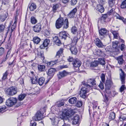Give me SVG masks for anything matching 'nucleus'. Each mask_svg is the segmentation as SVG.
<instances>
[{"label":"nucleus","mask_w":126,"mask_h":126,"mask_svg":"<svg viewBox=\"0 0 126 126\" xmlns=\"http://www.w3.org/2000/svg\"><path fill=\"white\" fill-rule=\"evenodd\" d=\"M118 93L116 91H113L111 93V94L113 97H114L115 95H117Z\"/></svg>","instance_id":"obj_62"},{"label":"nucleus","mask_w":126,"mask_h":126,"mask_svg":"<svg viewBox=\"0 0 126 126\" xmlns=\"http://www.w3.org/2000/svg\"><path fill=\"white\" fill-rule=\"evenodd\" d=\"M10 25H9V26L8 27V30L7 32V33L10 32L11 34H12V32H13L12 30H11V29L10 28Z\"/></svg>","instance_id":"obj_60"},{"label":"nucleus","mask_w":126,"mask_h":126,"mask_svg":"<svg viewBox=\"0 0 126 126\" xmlns=\"http://www.w3.org/2000/svg\"><path fill=\"white\" fill-rule=\"evenodd\" d=\"M96 10L98 12L102 13L104 12V9L102 5L99 4L97 5Z\"/></svg>","instance_id":"obj_18"},{"label":"nucleus","mask_w":126,"mask_h":126,"mask_svg":"<svg viewBox=\"0 0 126 126\" xmlns=\"http://www.w3.org/2000/svg\"><path fill=\"white\" fill-rule=\"evenodd\" d=\"M123 56H119L117 58L118 62L119 64H122L124 61L123 60L122 58Z\"/></svg>","instance_id":"obj_32"},{"label":"nucleus","mask_w":126,"mask_h":126,"mask_svg":"<svg viewBox=\"0 0 126 126\" xmlns=\"http://www.w3.org/2000/svg\"><path fill=\"white\" fill-rule=\"evenodd\" d=\"M114 16L116 17V19L122 20L124 24H126V19H125L123 17L121 16L117 13H115Z\"/></svg>","instance_id":"obj_20"},{"label":"nucleus","mask_w":126,"mask_h":126,"mask_svg":"<svg viewBox=\"0 0 126 126\" xmlns=\"http://www.w3.org/2000/svg\"><path fill=\"white\" fill-rule=\"evenodd\" d=\"M121 8L125 9L126 8V0H123L120 5Z\"/></svg>","instance_id":"obj_38"},{"label":"nucleus","mask_w":126,"mask_h":126,"mask_svg":"<svg viewBox=\"0 0 126 126\" xmlns=\"http://www.w3.org/2000/svg\"><path fill=\"white\" fill-rule=\"evenodd\" d=\"M36 7L35 4L34 3H32L29 5V7L30 11H33L36 9Z\"/></svg>","instance_id":"obj_28"},{"label":"nucleus","mask_w":126,"mask_h":126,"mask_svg":"<svg viewBox=\"0 0 126 126\" xmlns=\"http://www.w3.org/2000/svg\"><path fill=\"white\" fill-rule=\"evenodd\" d=\"M77 99L75 97L71 98L69 99V103L73 104L76 103L77 101Z\"/></svg>","instance_id":"obj_34"},{"label":"nucleus","mask_w":126,"mask_h":126,"mask_svg":"<svg viewBox=\"0 0 126 126\" xmlns=\"http://www.w3.org/2000/svg\"><path fill=\"white\" fill-rule=\"evenodd\" d=\"M96 82L94 79H90L87 81V84H84L82 86L80 92V95L83 98H85L86 95V93L91 88V87L95 85Z\"/></svg>","instance_id":"obj_1"},{"label":"nucleus","mask_w":126,"mask_h":126,"mask_svg":"<svg viewBox=\"0 0 126 126\" xmlns=\"http://www.w3.org/2000/svg\"><path fill=\"white\" fill-rule=\"evenodd\" d=\"M97 54L99 56H103L105 55L104 52L100 50H99L98 51Z\"/></svg>","instance_id":"obj_48"},{"label":"nucleus","mask_w":126,"mask_h":126,"mask_svg":"<svg viewBox=\"0 0 126 126\" xmlns=\"http://www.w3.org/2000/svg\"><path fill=\"white\" fill-rule=\"evenodd\" d=\"M6 107L5 105H3L0 107V112L2 113L5 111V110L6 109Z\"/></svg>","instance_id":"obj_47"},{"label":"nucleus","mask_w":126,"mask_h":126,"mask_svg":"<svg viewBox=\"0 0 126 126\" xmlns=\"http://www.w3.org/2000/svg\"><path fill=\"white\" fill-rule=\"evenodd\" d=\"M110 31L113 34L114 38L115 39H118V37L119 36L118 32L117 31L112 30H111Z\"/></svg>","instance_id":"obj_31"},{"label":"nucleus","mask_w":126,"mask_h":126,"mask_svg":"<svg viewBox=\"0 0 126 126\" xmlns=\"http://www.w3.org/2000/svg\"><path fill=\"white\" fill-rule=\"evenodd\" d=\"M101 80L103 82H104L105 80V75L103 74H102L101 76Z\"/></svg>","instance_id":"obj_61"},{"label":"nucleus","mask_w":126,"mask_h":126,"mask_svg":"<svg viewBox=\"0 0 126 126\" xmlns=\"http://www.w3.org/2000/svg\"><path fill=\"white\" fill-rule=\"evenodd\" d=\"M31 23L33 24L36 23L37 21L35 18L34 16H32L31 18Z\"/></svg>","instance_id":"obj_44"},{"label":"nucleus","mask_w":126,"mask_h":126,"mask_svg":"<svg viewBox=\"0 0 126 126\" xmlns=\"http://www.w3.org/2000/svg\"><path fill=\"white\" fill-rule=\"evenodd\" d=\"M17 102V99L15 97H10L7 100L6 105L11 107L14 105Z\"/></svg>","instance_id":"obj_4"},{"label":"nucleus","mask_w":126,"mask_h":126,"mask_svg":"<svg viewBox=\"0 0 126 126\" xmlns=\"http://www.w3.org/2000/svg\"><path fill=\"white\" fill-rule=\"evenodd\" d=\"M77 2V0H72L71 1V5H75Z\"/></svg>","instance_id":"obj_59"},{"label":"nucleus","mask_w":126,"mask_h":126,"mask_svg":"<svg viewBox=\"0 0 126 126\" xmlns=\"http://www.w3.org/2000/svg\"><path fill=\"white\" fill-rule=\"evenodd\" d=\"M98 64V62L97 61H94L92 62L91 64V67H94L97 66Z\"/></svg>","instance_id":"obj_36"},{"label":"nucleus","mask_w":126,"mask_h":126,"mask_svg":"<svg viewBox=\"0 0 126 126\" xmlns=\"http://www.w3.org/2000/svg\"><path fill=\"white\" fill-rule=\"evenodd\" d=\"M33 29L34 32H38L40 31L41 29V25L40 23H38L34 26Z\"/></svg>","instance_id":"obj_13"},{"label":"nucleus","mask_w":126,"mask_h":126,"mask_svg":"<svg viewBox=\"0 0 126 126\" xmlns=\"http://www.w3.org/2000/svg\"><path fill=\"white\" fill-rule=\"evenodd\" d=\"M125 89H126V87H125V85L124 84L122 85L120 89V91L121 93H122Z\"/></svg>","instance_id":"obj_50"},{"label":"nucleus","mask_w":126,"mask_h":126,"mask_svg":"<svg viewBox=\"0 0 126 126\" xmlns=\"http://www.w3.org/2000/svg\"><path fill=\"white\" fill-rule=\"evenodd\" d=\"M5 26V24H0V33L3 32L4 31L6 27Z\"/></svg>","instance_id":"obj_41"},{"label":"nucleus","mask_w":126,"mask_h":126,"mask_svg":"<svg viewBox=\"0 0 126 126\" xmlns=\"http://www.w3.org/2000/svg\"><path fill=\"white\" fill-rule=\"evenodd\" d=\"M121 71L120 72V78L122 82V84H124L125 83V74L122 69H121L119 70Z\"/></svg>","instance_id":"obj_6"},{"label":"nucleus","mask_w":126,"mask_h":126,"mask_svg":"<svg viewBox=\"0 0 126 126\" xmlns=\"http://www.w3.org/2000/svg\"><path fill=\"white\" fill-rule=\"evenodd\" d=\"M77 10L76 8H74L68 14V16L70 18H73L74 17Z\"/></svg>","instance_id":"obj_16"},{"label":"nucleus","mask_w":126,"mask_h":126,"mask_svg":"<svg viewBox=\"0 0 126 126\" xmlns=\"http://www.w3.org/2000/svg\"><path fill=\"white\" fill-rule=\"evenodd\" d=\"M35 120L36 121L40 120L44 118L43 113H42L40 110L38 111H37L35 116Z\"/></svg>","instance_id":"obj_7"},{"label":"nucleus","mask_w":126,"mask_h":126,"mask_svg":"<svg viewBox=\"0 0 126 126\" xmlns=\"http://www.w3.org/2000/svg\"><path fill=\"white\" fill-rule=\"evenodd\" d=\"M54 42L55 43L56 45L59 46L61 45V42L58 39L57 36H55L53 38Z\"/></svg>","instance_id":"obj_22"},{"label":"nucleus","mask_w":126,"mask_h":126,"mask_svg":"<svg viewBox=\"0 0 126 126\" xmlns=\"http://www.w3.org/2000/svg\"><path fill=\"white\" fill-rule=\"evenodd\" d=\"M107 15L106 14L103 15L102 16L101 19L105 20L107 17Z\"/></svg>","instance_id":"obj_63"},{"label":"nucleus","mask_w":126,"mask_h":126,"mask_svg":"<svg viewBox=\"0 0 126 126\" xmlns=\"http://www.w3.org/2000/svg\"><path fill=\"white\" fill-rule=\"evenodd\" d=\"M111 8V9L108 12L107 14L109 15L112 14L114 16L115 15V13H116L115 11V8Z\"/></svg>","instance_id":"obj_25"},{"label":"nucleus","mask_w":126,"mask_h":126,"mask_svg":"<svg viewBox=\"0 0 126 126\" xmlns=\"http://www.w3.org/2000/svg\"><path fill=\"white\" fill-rule=\"evenodd\" d=\"M68 34L65 31H63L60 32L59 37L60 39L65 40L68 37Z\"/></svg>","instance_id":"obj_10"},{"label":"nucleus","mask_w":126,"mask_h":126,"mask_svg":"<svg viewBox=\"0 0 126 126\" xmlns=\"http://www.w3.org/2000/svg\"><path fill=\"white\" fill-rule=\"evenodd\" d=\"M17 90L16 88L13 87H10L7 89L6 93L9 95L12 96L17 93Z\"/></svg>","instance_id":"obj_5"},{"label":"nucleus","mask_w":126,"mask_h":126,"mask_svg":"<svg viewBox=\"0 0 126 126\" xmlns=\"http://www.w3.org/2000/svg\"><path fill=\"white\" fill-rule=\"evenodd\" d=\"M41 41V39L38 37L35 36L34 37L33 39V41L34 44H38Z\"/></svg>","instance_id":"obj_24"},{"label":"nucleus","mask_w":126,"mask_h":126,"mask_svg":"<svg viewBox=\"0 0 126 126\" xmlns=\"http://www.w3.org/2000/svg\"><path fill=\"white\" fill-rule=\"evenodd\" d=\"M108 0V3L109 5V9L110 8H115V0Z\"/></svg>","instance_id":"obj_19"},{"label":"nucleus","mask_w":126,"mask_h":126,"mask_svg":"<svg viewBox=\"0 0 126 126\" xmlns=\"http://www.w3.org/2000/svg\"><path fill=\"white\" fill-rule=\"evenodd\" d=\"M112 84V82L110 80H107L105 84L106 87H110Z\"/></svg>","instance_id":"obj_42"},{"label":"nucleus","mask_w":126,"mask_h":126,"mask_svg":"<svg viewBox=\"0 0 126 126\" xmlns=\"http://www.w3.org/2000/svg\"><path fill=\"white\" fill-rule=\"evenodd\" d=\"M63 50V48H61L57 52L56 55L55 57L57 59L55 60L54 61L49 62L47 63V65H50V66H52L56 63L60 62V60L59 58L60 57L61 54L62 53Z\"/></svg>","instance_id":"obj_3"},{"label":"nucleus","mask_w":126,"mask_h":126,"mask_svg":"<svg viewBox=\"0 0 126 126\" xmlns=\"http://www.w3.org/2000/svg\"><path fill=\"white\" fill-rule=\"evenodd\" d=\"M8 75V73L7 71L3 75L2 79V80H4L6 78L7 76Z\"/></svg>","instance_id":"obj_55"},{"label":"nucleus","mask_w":126,"mask_h":126,"mask_svg":"<svg viewBox=\"0 0 126 126\" xmlns=\"http://www.w3.org/2000/svg\"><path fill=\"white\" fill-rule=\"evenodd\" d=\"M115 114L114 112H110V113L109 118L110 120H113L115 118Z\"/></svg>","instance_id":"obj_26"},{"label":"nucleus","mask_w":126,"mask_h":126,"mask_svg":"<svg viewBox=\"0 0 126 126\" xmlns=\"http://www.w3.org/2000/svg\"><path fill=\"white\" fill-rule=\"evenodd\" d=\"M99 33L100 35L104 36L108 34V32L105 28H102L99 30Z\"/></svg>","instance_id":"obj_17"},{"label":"nucleus","mask_w":126,"mask_h":126,"mask_svg":"<svg viewBox=\"0 0 126 126\" xmlns=\"http://www.w3.org/2000/svg\"><path fill=\"white\" fill-rule=\"evenodd\" d=\"M7 17V16L5 14L1 15L0 16V20L2 22H3L5 20Z\"/></svg>","instance_id":"obj_43"},{"label":"nucleus","mask_w":126,"mask_h":126,"mask_svg":"<svg viewBox=\"0 0 126 126\" xmlns=\"http://www.w3.org/2000/svg\"><path fill=\"white\" fill-rule=\"evenodd\" d=\"M60 5L59 4L53 5L52 8V11L54 13L56 12V10L60 7Z\"/></svg>","instance_id":"obj_33"},{"label":"nucleus","mask_w":126,"mask_h":126,"mask_svg":"<svg viewBox=\"0 0 126 126\" xmlns=\"http://www.w3.org/2000/svg\"><path fill=\"white\" fill-rule=\"evenodd\" d=\"M98 86L99 88L102 90H103V85L102 83L100 82L99 84V85Z\"/></svg>","instance_id":"obj_64"},{"label":"nucleus","mask_w":126,"mask_h":126,"mask_svg":"<svg viewBox=\"0 0 126 126\" xmlns=\"http://www.w3.org/2000/svg\"><path fill=\"white\" fill-rule=\"evenodd\" d=\"M94 43L96 46L99 47L103 48L105 47L101 40L98 38H96L94 40Z\"/></svg>","instance_id":"obj_8"},{"label":"nucleus","mask_w":126,"mask_h":126,"mask_svg":"<svg viewBox=\"0 0 126 126\" xmlns=\"http://www.w3.org/2000/svg\"><path fill=\"white\" fill-rule=\"evenodd\" d=\"M78 34H77V36H74L72 40V43H74L75 45H76L78 39L80 38V37H78Z\"/></svg>","instance_id":"obj_29"},{"label":"nucleus","mask_w":126,"mask_h":126,"mask_svg":"<svg viewBox=\"0 0 126 126\" xmlns=\"http://www.w3.org/2000/svg\"><path fill=\"white\" fill-rule=\"evenodd\" d=\"M92 104L93 105V108L94 109H95L98 106V103L96 102H93Z\"/></svg>","instance_id":"obj_56"},{"label":"nucleus","mask_w":126,"mask_h":126,"mask_svg":"<svg viewBox=\"0 0 126 126\" xmlns=\"http://www.w3.org/2000/svg\"><path fill=\"white\" fill-rule=\"evenodd\" d=\"M75 59H74L72 57H69L68 59V60L69 62H74V60Z\"/></svg>","instance_id":"obj_58"},{"label":"nucleus","mask_w":126,"mask_h":126,"mask_svg":"<svg viewBox=\"0 0 126 126\" xmlns=\"http://www.w3.org/2000/svg\"><path fill=\"white\" fill-rule=\"evenodd\" d=\"M4 52V49L2 47H0V56L3 55Z\"/></svg>","instance_id":"obj_52"},{"label":"nucleus","mask_w":126,"mask_h":126,"mask_svg":"<svg viewBox=\"0 0 126 126\" xmlns=\"http://www.w3.org/2000/svg\"><path fill=\"white\" fill-rule=\"evenodd\" d=\"M31 80L32 84H36L38 82L37 79L35 77L31 78Z\"/></svg>","instance_id":"obj_35"},{"label":"nucleus","mask_w":126,"mask_h":126,"mask_svg":"<svg viewBox=\"0 0 126 126\" xmlns=\"http://www.w3.org/2000/svg\"><path fill=\"white\" fill-rule=\"evenodd\" d=\"M97 61L98 62V64H100L103 66L105 65L106 63L105 62L104 58H99Z\"/></svg>","instance_id":"obj_27"},{"label":"nucleus","mask_w":126,"mask_h":126,"mask_svg":"<svg viewBox=\"0 0 126 126\" xmlns=\"http://www.w3.org/2000/svg\"><path fill=\"white\" fill-rule=\"evenodd\" d=\"M70 50L71 53L74 54L76 55L78 52V50L75 46L72 47H70Z\"/></svg>","instance_id":"obj_23"},{"label":"nucleus","mask_w":126,"mask_h":126,"mask_svg":"<svg viewBox=\"0 0 126 126\" xmlns=\"http://www.w3.org/2000/svg\"><path fill=\"white\" fill-rule=\"evenodd\" d=\"M77 111V110L76 109H71L67 110L66 113H65V114L66 116H70L76 113Z\"/></svg>","instance_id":"obj_9"},{"label":"nucleus","mask_w":126,"mask_h":126,"mask_svg":"<svg viewBox=\"0 0 126 126\" xmlns=\"http://www.w3.org/2000/svg\"><path fill=\"white\" fill-rule=\"evenodd\" d=\"M56 70L54 68H51L49 69L47 74L48 75L50 76V77L51 78L54 75V73L56 71Z\"/></svg>","instance_id":"obj_15"},{"label":"nucleus","mask_w":126,"mask_h":126,"mask_svg":"<svg viewBox=\"0 0 126 126\" xmlns=\"http://www.w3.org/2000/svg\"><path fill=\"white\" fill-rule=\"evenodd\" d=\"M45 66L43 65L39 64L38 65V68L39 70L41 72L44 71L45 69Z\"/></svg>","instance_id":"obj_30"},{"label":"nucleus","mask_w":126,"mask_h":126,"mask_svg":"<svg viewBox=\"0 0 126 126\" xmlns=\"http://www.w3.org/2000/svg\"><path fill=\"white\" fill-rule=\"evenodd\" d=\"M64 25V28L67 29L68 27L69 22L67 18L64 20L63 17H60L57 20L55 23L56 28L59 29L62 27Z\"/></svg>","instance_id":"obj_2"},{"label":"nucleus","mask_w":126,"mask_h":126,"mask_svg":"<svg viewBox=\"0 0 126 126\" xmlns=\"http://www.w3.org/2000/svg\"><path fill=\"white\" fill-rule=\"evenodd\" d=\"M50 43L49 40L48 39H46L44 41L42 44L40 46V47L41 49H43L45 48V47H47L49 44Z\"/></svg>","instance_id":"obj_14"},{"label":"nucleus","mask_w":126,"mask_h":126,"mask_svg":"<svg viewBox=\"0 0 126 126\" xmlns=\"http://www.w3.org/2000/svg\"><path fill=\"white\" fill-rule=\"evenodd\" d=\"M51 120L52 119L53 120L52 121V123L53 125H56L58 123V122L57 120H56V119H52L51 118H50Z\"/></svg>","instance_id":"obj_53"},{"label":"nucleus","mask_w":126,"mask_h":126,"mask_svg":"<svg viewBox=\"0 0 126 126\" xmlns=\"http://www.w3.org/2000/svg\"><path fill=\"white\" fill-rule=\"evenodd\" d=\"M68 74V73L65 70L59 72L57 74L58 78L60 79L63 77L66 76Z\"/></svg>","instance_id":"obj_12"},{"label":"nucleus","mask_w":126,"mask_h":126,"mask_svg":"<svg viewBox=\"0 0 126 126\" xmlns=\"http://www.w3.org/2000/svg\"><path fill=\"white\" fill-rule=\"evenodd\" d=\"M45 79L44 77H41L39 79L38 83L39 85H42L44 83Z\"/></svg>","instance_id":"obj_37"},{"label":"nucleus","mask_w":126,"mask_h":126,"mask_svg":"<svg viewBox=\"0 0 126 126\" xmlns=\"http://www.w3.org/2000/svg\"><path fill=\"white\" fill-rule=\"evenodd\" d=\"M120 119L121 120H123V122L126 121V114H123L121 115L120 117Z\"/></svg>","instance_id":"obj_46"},{"label":"nucleus","mask_w":126,"mask_h":126,"mask_svg":"<svg viewBox=\"0 0 126 126\" xmlns=\"http://www.w3.org/2000/svg\"><path fill=\"white\" fill-rule=\"evenodd\" d=\"M38 56L41 58L42 60H44V59L45 57L43 52H39L38 53Z\"/></svg>","instance_id":"obj_49"},{"label":"nucleus","mask_w":126,"mask_h":126,"mask_svg":"<svg viewBox=\"0 0 126 126\" xmlns=\"http://www.w3.org/2000/svg\"><path fill=\"white\" fill-rule=\"evenodd\" d=\"M79 116L76 115L73 117V124L76 125L78 124L79 122Z\"/></svg>","instance_id":"obj_21"},{"label":"nucleus","mask_w":126,"mask_h":126,"mask_svg":"<svg viewBox=\"0 0 126 126\" xmlns=\"http://www.w3.org/2000/svg\"><path fill=\"white\" fill-rule=\"evenodd\" d=\"M82 102L81 101H78L76 104V106L78 107H80L82 106Z\"/></svg>","instance_id":"obj_51"},{"label":"nucleus","mask_w":126,"mask_h":126,"mask_svg":"<svg viewBox=\"0 0 126 126\" xmlns=\"http://www.w3.org/2000/svg\"><path fill=\"white\" fill-rule=\"evenodd\" d=\"M26 95L25 94H21L18 96V99L20 101H22Z\"/></svg>","instance_id":"obj_39"},{"label":"nucleus","mask_w":126,"mask_h":126,"mask_svg":"<svg viewBox=\"0 0 126 126\" xmlns=\"http://www.w3.org/2000/svg\"><path fill=\"white\" fill-rule=\"evenodd\" d=\"M112 46L114 48L116 49L118 45L119 42L117 41L112 42Z\"/></svg>","instance_id":"obj_45"},{"label":"nucleus","mask_w":126,"mask_h":126,"mask_svg":"<svg viewBox=\"0 0 126 126\" xmlns=\"http://www.w3.org/2000/svg\"><path fill=\"white\" fill-rule=\"evenodd\" d=\"M126 48V46L124 44H122L120 47L122 51H124Z\"/></svg>","instance_id":"obj_54"},{"label":"nucleus","mask_w":126,"mask_h":126,"mask_svg":"<svg viewBox=\"0 0 126 126\" xmlns=\"http://www.w3.org/2000/svg\"><path fill=\"white\" fill-rule=\"evenodd\" d=\"M110 87H106V91L107 93L109 94L111 93L110 91Z\"/></svg>","instance_id":"obj_57"},{"label":"nucleus","mask_w":126,"mask_h":126,"mask_svg":"<svg viewBox=\"0 0 126 126\" xmlns=\"http://www.w3.org/2000/svg\"><path fill=\"white\" fill-rule=\"evenodd\" d=\"M72 64L75 67H79L81 65V63L79 60L76 58L74 60V62L72 63Z\"/></svg>","instance_id":"obj_11"},{"label":"nucleus","mask_w":126,"mask_h":126,"mask_svg":"<svg viewBox=\"0 0 126 126\" xmlns=\"http://www.w3.org/2000/svg\"><path fill=\"white\" fill-rule=\"evenodd\" d=\"M71 32L73 34H77L78 33L77 28L75 27H73L71 29Z\"/></svg>","instance_id":"obj_40"}]
</instances>
